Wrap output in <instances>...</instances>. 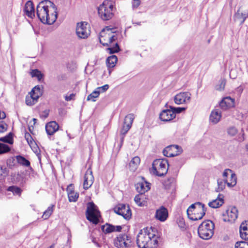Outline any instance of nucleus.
I'll use <instances>...</instances> for the list:
<instances>
[{
  "instance_id": "e433bc0d",
  "label": "nucleus",
  "mask_w": 248,
  "mask_h": 248,
  "mask_svg": "<svg viewBox=\"0 0 248 248\" xmlns=\"http://www.w3.org/2000/svg\"><path fill=\"white\" fill-rule=\"evenodd\" d=\"M236 176L234 173L232 172L231 174L230 182H228L226 179H225V182L228 186L230 187H233L236 184Z\"/></svg>"
},
{
  "instance_id": "6e6552de",
  "label": "nucleus",
  "mask_w": 248,
  "mask_h": 248,
  "mask_svg": "<svg viewBox=\"0 0 248 248\" xmlns=\"http://www.w3.org/2000/svg\"><path fill=\"white\" fill-rule=\"evenodd\" d=\"M182 152V148L179 145H170L167 146L163 150V154L165 156L171 157L179 155Z\"/></svg>"
},
{
  "instance_id": "052dcab7",
  "label": "nucleus",
  "mask_w": 248,
  "mask_h": 248,
  "mask_svg": "<svg viewBox=\"0 0 248 248\" xmlns=\"http://www.w3.org/2000/svg\"><path fill=\"white\" fill-rule=\"evenodd\" d=\"M15 161V159L13 157H11L9 158L7 161V166L11 168L13 166H14V162Z\"/></svg>"
},
{
  "instance_id": "f704fd0d",
  "label": "nucleus",
  "mask_w": 248,
  "mask_h": 248,
  "mask_svg": "<svg viewBox=\"0 0 248 248\" xmlns=\"http://www.w3.org/2000/svg\"><path fill=\"white\" fill-rule=\"evenodd\" d=\"M201 213L199 210H194L192 212L189 213V215H187L189 219L193 221L201 220V219L198 218L200 217Z\"/></svg>"
},
{
  "instance_id": "5fc2aeb1",
  "label": "nucleus",
  "mask_w": 248,
  "mask_h": 248,
  "mask_svg": "<svg viewBox=\"0 0 248 248\" xmlns=\"http://www.w3.org/2000/svg\"><path fill=\"white\" fill-rule=\"evenodd\" d=\"M109 88V85L108 84H105L102 86L97 87L95 91L99 93V95L100 93H103L107 91Z\"/></svg>"
},
{
  "instance_id": "20e7f679",
  "label": "nucleus",
  "mask_w": 248,
  "mask_h": 248,
  "mask_svg": "<svg viewBox=\"0 0 248 248\" xmlns=\"http://www.w3.org/2000/svg\"><path fill=\"white\" fill-rule=\"evenodd\" d=\"M169 163L167 159H156L152 163L153 174L159 177H163L166 174L168 170Z\"/></svg>"
},
{
  "instance_id": "1a4fd4ad",
  "label": "nucleus",
  "mask_w": 248,
  "mask_h": 248,
  "mask_svg": "<svg viewBox=\"0 0 248 248\" xmlns=\"http://www.w3.org/2000/svg\"><path fill=\"white\" fill-rule=\"evenodd\" d=\"M223 216H227L224 217L223 220L225 222H232L236 220L238 217V210L235 206L230 207L223 214Z\"/></svg>"
},
{
  "instance_id": "a211bd4d",
  "label": "nucleus",
  "mask_w": 248,
  "mask_h": 248,
  "mask_svg": "<svg viewBox=\"0 0 248 248\" xmlns=\"http://www.w3.org/2000/svg\"><path fill=\"white\" fill-rule=\"evenodd\" d=\"M234 99L230 96L224 97L219 102L220 108L224 110L234 106Z\"/></svg>"
},
{
  "instance_id": "4be33fe9",
  "label": "nucleus",
  "mask_w": 248,
  "mask_h": 248,
  "mask_svg": "<svg viewBox=\"0 0 248 248\" xmlns=\"http://www.w3.org/2000/svg\"><path fill=\"white\" fill-rule=\"evenodd\" d=\"M24 12L29 17L33 18L35 16V11L32 2L28 1L24 7Z\"/></svg>"
},
{
  "instance_id": "c85d7f7f",
  "label": "nucleus",
  "mask_w": 248,
  "mask_h": 248,
  "mask_svg": "<svg viewBox=\"0 0 248 248\" xmlns=\"http://www.w3.org/2000/svg\"><path fill=\"white\" fill-rule=\"evenodd\" d=\"M140 161V159L139 156H137L133 157L129 164L130 170L132 171H135L137 169Z\"/></svg>"
},
{
  "instance_id": "0eeeda50",
  "label": "nucleus",
  "mask_w": 248,
  "mask_h": 248,
  "mask_svg": "<svg viewBox=\"0 0 248 248\" xmlns=\"http://www.w3.org/2000/svg\"><path fill=\"white\" fill-rule=\"evenodd\" d=\"M113 210L116 214L123 216L126 220H129L131 218V210L128 205L119 204L113 208Z\"/></svg>"
},
{
  "instance_id": "a878e982",
  "label": "nucleus",
  "mask_w": 248,
  "mask_h": 248,
  "mask_svg": "<svg viewBox=\"0 0 248 248\" xmlns=\"http://www.w3.org/2000/svg\"><path fill=\"white\" fill-rule=\"evenodd\" d=\"M30 95L33 96L35 100H38L39 98L42 95V92L39 85L35 86L30 92Z\"/></svg>"
},
{
  "instance_id": "a18cd8bd",
  "label": "nucleus",
  "mask_w": 248,
  "mask_h": 248,
  "mask_svg": "<svg viewBox=\"0 0 248 248\" xmlns=\"http://www.w3.org/2000/svg\"><path fill=\"white\" fill-rule=\"evenodd\" d=\"M201 202H196L192 204L187 209V215H189V213L192 212L194 210H198V207H199Z\"/></svg>"
},
{
  "instance_id": "7ed1b4c3",
  "label": "nucleus",
  "mask_w": 248,
  "mask_h": 248,
  "mask_svg": "<svg viewBox=\"0 0 248 248\" xmlns=\"http://www.w3.org/2000/svg\"><path fill=\"white\" fill-rule=\"evenodd\" d=\"M113 8V4L111 1L105 0L97 8L98 15L102 20H108L114 16Z\"/></svg>"
},
{
  "instance_id": "bb28decb",
  "label": "nucleus",
  "mask_w": 248,
  "mask_h": 248,
  "mask_svg": "<svg viewBox=\"0 0 248 248\" xmlns=\"http://www.w3.org/2000/svg\"><path fill=\"white\" fill-rule=\"evenodd\" d=\"M106 35L108 36H106L108 38L107 42H104L102 38H99L100 44L104 46H109L111 43L117 39V37L116 35H110L109 33H106Z\"/></svg>"
},
{
  "instance_id": "09e8293b",
  "label": "nucleus",
  "mask_w": 248,
  "mask_h": 248,
  "mask_svg": "<svg viewBox=\"0 0 248 248\" xmlns=\"http://www.w3.org/2000/svg\"><path fill=\"white\" fill-rule=\"evenodd\" d=\"M248 242L246 241H238L235 244V248H248Z\"/></svg>"
},
{
  "instance_id": "8fccbe9b",
  "label": "nucleus",
  "mask_w": 248,
  "mask_h": 248,
  "mask_svg": "<svg viewBox=\"0 0 248 248\" xmlns=\"http://www.w3.org/2000/svg\"><path fill=\"white\" fill-rule=\"evenodd\" d=\"M99 96L98 92H96L95 90L91 94H90L87 98L88 101L92 100L93 102H95L96 100L95 99L96 98Z\"/></svg>"
},
{
  "instance_id": "f8f14e48",
  "label": "nucleus",
  "mask_w": 248,
  "mask_h": 248,
  "mask_svg": "<svg viewBox=\"0 0 248 248\" xmlns=\"http://www.w3.org/2000/svg\"><path fill=\"white\" fill-rule=\"evenodd\" d=\"M94 181V177L93 175L92 169H88L84 177L83 188L88 189L93 185Z\"/></svg>"
},
{
  "instance_id": "ddd939ff",
  "label": "nucleus",
  "mask_w": 248,
  "mask_h": 248,
  "mask_svg": "<svg viewBox=\"0 0 248 248\" xmlns=\"http://www.w3.org/2000/svg\"><path fill=\"white\" fill-rule=\"evenodd\" d=\"M101 230L105 234H108L112 232H120L122 227L120 225L114 226L111 224L106 223L101 227Z\"/></svg>"
},
{
  "instance_id": "b1692460",
  "label": "nucleus",
  "mask_w": 248,
  "mask_h": 248,
  "mask_svg": "<svg viewBox=\"0 0 248 248\" xmlns=\"http://www.w3.org/2000/svg\"><path fill=\"white\" fill-rule=\"evenodd\" d=\"M221 112L217 109L213 110L210 115V121L213 124L217 123L221 118Z\"/></svg>"
},
{
  "instance_id": "cd10ccee",
  "label": "nucleus",
  "mask_w": 248,
  "mask_h": 248,
  "mask_svg": "<svg viewBox=\"0 0 248 248\" xmlns=\"http://www.w3.org/2000/svg\"><path fill=\"white\" fill-rule=\"evenodd\" d=\"M118 59L116 55H112L109 56L106 60V64L108 68H113L115 66Z\"/></svg>"
},
{
  "instance_id": "f03ea898",
  "label": "nucleus",
  "mask_w": 248,
  "mask_h": 248,
  "mask_svg": "<svg viewBox=\"0 0 248 248\" xmlns=\"http://www.w3.org/2000/svg\"><path fill=\"white\" fill-rule=\"evenodd\" d=\"M36 14L40 21L45 24L52 25L57 19V14H49V10L46 8L44 2H39L36 7Z\"/></svg>"
},
{
  "instance_id": "5701e85b",
  "label": "nucleus",
  "mask_w": 248,
  "mask_h": 248,
  "mask_svg": "<svg viewBox=\"0 0 248 248\" xmlns=\"http://www.w3.org/2000/svg\"><path fill=\"white\" fill-rule=\"evenodd\" d=\"M240 8L238 9L237 12L235 13L234 15V18L235 21L238 20L240 22V24H243L247 18L248 17V12H241Z\"/></svg>"
},
{
  "instance_id": "69168bd1",
  "label": "nucleus",
  "mask_w": 248,
  "mask_h": 248,
  "mask_svg": "<svg viewBox=\"0 0 248 248\" xmlns=\"http://www.w3.org/2000/svg\"><path fill=\"white\" fill-rule=\"evenodd\" d=\"M75 96V94L71 93L69 95H66L65 96V99L67 101H69L73 99L74 97Z\"/></svg>"
},
{
  "instance_id": "c9c22d12",
  "label": "nucleus",
  "mask_w": 248,
  "mask_h": 248,
  "mask_svg": "<svg viewBox=\"0 0 248 248\" xmlns=\"http://www.w3.org/2000/svg\"><path fill=\"white\" fill-rule=\"evenodd\" d=\"M200 225H202L203 226V229H211V231H213L215 228V225L213 221L210 220H207L206 221H203Z\"/></svg>"
},
{
  "instance_id": "f257e3e1",
  "label": "nucleus",
  "mask_w": 248,
  "mask_h": 248,
  "mask_svg": "<svg viewBox=\"0 0 248 248\" xmlns=\"http://www.w3.org/2000/svg\"><path fill=\"white\" fill-rule=\"evenodd\" d=\"M158 238L148 228H145L138 233L136 242L139 248H156L158 246Z\"/></svg>"
},
{
  "instance_id": "423d86ee",
  "label": "nucleus",
  "mask_w": 248,
  "mask_h": 248,
  "mask_svg": "<svg viewBox=\"0 0 248 248\" xmlns=\"http://www.w3.org/2000/svg\"><path fill=\"white\" fill-rule=\"evenodd\" d=\"M76 33L81 39H86L90 34V25L85 21L78 23L76 28Z\"/></svg>"
},
{
  "instance_id": "13d9d810",
  "label": "nucleus",
  "mask_w": 248,
  "mask_h": 248,
  "mask_svg": "<svg viewBox=\"0 0 248 248\" xmlns=\"http://www.w3.org/2000/svg\"><path fill=\"white\" fill-rule=\"evenodd\" d=\"M7 125L3 122H0V133H2L7 130Z\"/></svg>"
},
{
  "instance_id": "58836bf2",
  "label": "nucleus",
  "mask_w": 248,
  "mask_h": 248,
  "mask_svg": "<svg viewBox=\"0 0 248 248\" xmlns=\"http://www.w3.org/2000/svg\"><path fill=\"white\" fill-rule=\"evenodd\" d=\"M226 80L225 78H221L219 81L218 84L215 87L216 90L219 91H223L226 85Z\"/></svg>"
},
{
  "instance_id": "9b49d317",
  "label": "nucleus",
  "mask_w": 248,
  "mask_h": 248,
  "mask_svg": "<svg viewBox=\"0 0 248 248\" xmlns=\"http://www.w3.org/2000/svg\"><path fill=\"white\" fill-rule=\"evenodd\" d=\"M134 119V114H129L125 117L124 125L121 130V135H125L130 129Z\"/></svg>"
},
{
  "instance_id": "dca6fc26",
  "label": "nucleus",
  "mask_w": 248,
  "mask_h": 248,
  "mask_svg": "<svg viewBox=\"0 0 248 248\" xmlns=\"http://www.w3.org/2000/svg\"><path fill=\"white\" fill-rule=\"evenodd\" d=\"M190 94L187 92L181 93L176 95L174 100L175 104L177 105L182 104L189 101L190 99Z\"/></svg>"
},
{
  "instance_id": "49530a36",
  "label": "nucleus",
  "mask_w": 248,
  "mask_h": 248,
  "mask_svg": "<svg viewBox=\"0 0 248 248\" xmlns=\"http://www.w3.org/2000/svg\"><path fill=\"white\" fill-rule=\"evenodd\" d=\"M226 182H225V179L223 181L221 180H217V186L218 187L217 188L216 191L217 192L222 191L225 187V184Z\"/></svg>"
},
{
  "instance_id": "aec40b11",
  "label": "nucleus",
  "mask_w": 248,
  "mask_h": 248,
  "mask_svg": "<svg viewBox=\"0 0 248 248\" xmlns=\"http://www.w3.org/2000/svg\"><path fill=\"white\" fill-rule=\"evenodd\" d=\"M155 217L160 221H165L168 217V210L164 206H161L156 211Z\"/></svg>"
},
{
  "instance_id": "c03bdc74",
  "label": "nucleus",
  "mask_w": 248,
  "mask_h": 248,
  "mask_svg": "<svg viewBox=\"0 0 248 248\" xmlns=\"http://www.w3.org/2000/svg\"><path fill=\"white\" fill-rule=\"evenodd\" d=\"M11 150L10 147L9 145L0 143V154H2L9 152Z\"/></svg>"
},
{
  "instance_id": "9d476101",
  "label": "nucleus",
  "mask_w": 248,
  "mask_h": 248,
  "mask_svg": "<svg viewBox=\"0 0 248 248\" xmlns=\"http://www.w3.org/2000/svg\"><path fill=\"white\" fill-rule=\"evenodd\" d=\"M11 176L12 181L21 186H23L27 180L26 175L24 172L13 173L11 174Z\"/></svg>"
},
{
  "instance_id": "4d7b16f0",
  "label": "nucleus",
  "mask_w": 248,
  "mask_h": 248,
  "mask_svg": "<svg viewBox=\"0 0 248 248\" xmlns=\"http://www.w3.org/2000/svg\"><path fill=\"white\" fill-rule=\"evenodd\" d=\"M227 132L229 135L233 136L237 134V130L234 127H232L228 129Z\"/></svg>"
},
{
  "instance_id": "4468645a",
  "label": "nucleus",
  "mask_w": 248,
  "mask_h": 248,
  "mask_svg": "<svg viewBox=\"0 0 248 248\" xmlns=\"http://www.w3.org/2000/svg\"><path fill=\"white\" fill-rule=\"evenodd\" d=\"M129 236L125 234H120L114 240V245L118 248H127L129 247L128 244L125 241V238H128Z\"/></svg>"
},
{
  "instance_id": "393cba45",
  "label": "nucleus",
  "mask_w": 248,
  "mask_h": 248,
  "mask_svg": "<svg viewBox=\"0 0 248 248\" xmlns=\"http://www.w3.org/2000/svg\"><path fill=\"white\" fill-rule=\"evenodd\" d=\"M220 196L221 195L219 194L216 200L209 202L208 203L209 206L213 208H217L221 206L224 203V197L223 195H222V197L220 198Z\"/></svg>"
},
{
  "instance_id": "774afa93",
  "label": "nucleus",
  "mask_w": 248,
  "mask_h": 248,
  "mask_svg": "<svg viewBox=\"0 0 248 248\" xmlns=\"http://www.w3.org/2000/svg\"><path fill=\"white\" fill-rule=\"evenodd\" d=\"M178 223L179 226L181 228L184 227V226L185 225V222H184L183 218L180 219Z\"/></svg>"
},
{
  "instance_id": "f3484780",
  "label": "nucleus",
  "mask_w": 248,
  "mask_h": 248,
  "mask_svg": "<svg viewBox=\"0 0 248 248\" xmlns=\"http://www.w3.org/2000/svg\"><path fill=\"white\" fill-rule=\"evenodd\" d=\"M175 118L174 114H173L171 109L170 108L167 109L163 110L159 114V118L163 122H169Z\"/></svg>"
},
{
  "instance_id": "2f4dec72",
  "label": "nucleus",
  "mask_w": 248,
  "mask_h": 248,
  "mask_svg": "<svg viewBox=\"0 0 248 248\" xmlns=\"http://www.w3.org/2000/svg\"><path fill=\"white\" fill-rule=\"evenodd\" d=\"M16 158L19 164L26 167L30 166V162L24 156L18 155L16 156Z\"/></svg>"
},
{
  "instance_id": "473e14b6",
  "label": "nucleus",
  "mask_w": 248,
  "mask_h": 248,
  "mask_svg": "<svg viewBox=\"0 0 248 248\" xmlns=\"http://www.w3.org/2000/svg\"><path fill=\"white\" fill-rule=\"evenodd\" d=\"M54 206V205H51V206H49L45 211L44 212L42 217L44 219H47L50 217L53 212Z\"/></svg>"
},
{
  "instance_id": "864d4df0",
  "label": "nucleus",
  "mask_w": 248,
  "mask_h": 248,
  "mask_svg": "<svg viewBox=\"0 0 248 248\" xmlns=\"http://www.w3.org/2000/svg\"><path fill=\"white\" fill-rule=\"evenodd\" d=\"M32 97L31 95L30 96H26L25 102L28 106H32L37 101V100H34Z\"/></svg>"
},
{
  "instance_id": "6ab92c4d",
  "label": "nucleus",
  "mask_w": 248,
  "mask_h": 248,
  "mask_svg": "<svg viewBox=\"0 0 248 248\" xmlns=\"http://www.w3.org/2000/svg\"><path fill=\"white\" fill-rule=\"evenodd\" d=\"M143 182L137 183L135 185L137 191L141 195L143 194L145 192L148 191L150 189V183L145 180L144 177H142Z\"/></svg>"
},
{
  "instance_id": "6e6d98bb",
  "label": "nucleus",
  "mask_w": 248,
  "mask_h": 248,
  "mask_svg": "<svg viewBox=\"0 0 248 248\" xmlns=\"http://www.w3.org/2000/svg\"><path fill=\"white\" fill-rule=\"evenodd\" d=\"M25 138L26 139V140H27L28 143L31 145V144H32L33 143V139L32 138V137H31V135L30 133L26 132L25 133Z\"/></svg>"
},
{
  "instance_id": "412c9836",
  "label": "nucleus",
  "mask_w": 248,
  "mask_h": 248,
  "mask_svg": "<svg viewBox=\"0 0 248 248\" xmlns=\"http://www.w3.org/2000/svg\"><path fill=\"white\" fill-rule=\"evenodd\" d=\"M59 125L55 121H51L46 125V131L47 135H53L58 130Z\"/></svg>"
},
{
  "instance_id": "de8ad7c7",
  "label": "nucleus",
  "mask_w": 248,
  "mask_h": 248,
  "mask_svg": "<svg viewBox=\"0 0 248 248\" xmlns=\"http://www.w3.org/2000/svg\"><path fill=\"white\" fill-rule=\"evenodd\" d=\"M79 194L77 192L70 193L68 194L69 201L70 202H75L77 201Z\"/></svg>"
},
{
  "instance_id": "e2e57ef3",
  "label": "nucleus",
  "mask_w": 248,
  "mask_h": 248,
  "mask_svg": "<svg viewBox=\"0 0 248 248\" xmlns=\"http://www.w3.org/2000/svg\"><path fill=\"white\" fill-rule=\"evenodd\" d=\"M49 110H44L43 112V114H41L40 115V117L41 118H46L47 117H48V115H49Z\"/></svg>"
},
{
  "instance_id": "4c0bfd02",
  "label": "nucleus",
  "mask_w": 248,
  "mask_h": 248,
  "mask_svg": "<svg viewBox=\"0 0 248 248\" xmlns=\"http://www.w3.org/2000/svg\"><path fill=\"white\" fill-rule=\"evenodd\" d=\"M7 190L8 191H11V192H13V193L14 195H19V196L20 195L21 192H22V190L20 187H19L17 186H9L7 188Z\"/></svg>"
},
{
  "instance_id": "0e129e2a",
  "label": "nucleus",
  "mask_w": 248,
  "mask_h": 248,
  "mask_svg": "<svg viewBox=\"0 0 248 248\" xmlns=\"http://www.w3.org/2000/svg\"><path fill=\"white\" fill-rule=\"evenodd\" d=\"M232 170L229 169H225L223 173V176L224 177H227L229 175V173L232 174Z\"/></svg>"
},
{
  "instance_id": "37998d69",
  "label": "nucleus",
  "mask_w": 248,
  "mask_h": 248,
  "mask_svg": "<svg viewBox=\"0 0 248 248\" xmlns=\"http://www.w3.org/2000/svg\"><path fill=\"white\" fill-rule=\"evenodd\" d=\"M200 204L201 205L199 206V207H198V210L200 212L201 215L200 217L198 218L202 219L205 215L207 208L205 207V206L203 203L200 202Z\"/></svg>"
},
{
  "instance_id": "603ef678",
  "label": "nucleus",
  "mask_w": 248,
  "mask_h": 248,
  "mask_svg": "<svg viewBox=\"0 0 248 248\" xmlns=\"http://www.w3.org/2000/svg\"><path fill=\"white\" fill-rule=\"evenodd\" d=\"M9 174V170L5 167L0 165V177L3 176L4 177L7 176Z\"/></svg>"
},
{
  "instance_id": "7c9ffc66",
  "label": "nucleus",
  "mask_w": 248,
  "mask_h": 248,
  "mask_svg": "<svg viewBox=\"0 0 248 248\" xmlns=\"http://www.w3.org/2000/svg\"><path fill=\"white\" fill-rule=\"evenodd\" d=\"M13 134L12 132L9 133L6 136L0 138V141L4 143L10 144L13 143Z\"/></svg>"
},
{
  "instance_id": "680f3d73",
  "label": "nucleus",
  "mask_w": 248,
  "mask_h": 248,
  "mask_svg": "<svg viewBox=\"0 0 248 248\" xmlns=\"http://www.w3.org/2000/svg\"><path fill=\"white\" fill-rule=\"evenodd\" d=\"M66 191L67 192V194L70 193H73L75 192L74 191V186L73 184H69L66 188Z\"/></svg>"
},
{
  "instance_id": "ea45409f",
  "label": "nucleus",
  "mask_w": 248,
  "mask_h": 248,
  "mask_svg": "<svg viewBox=\"0 0 248 248\" xmlns=\"http://www.w3.org/2000/svg\"><path fill=\"white\" fill-rule=\"evenodd\" d=\"M175 182V179L173 177H170L165 180L163 183V185L165 189H169L170 188L172 185Z\"/></svg>"
},
{
  "instance_id": "39448f33",
  "label": "nucleus",
  "mask_w": 248,
  "mask_h": 248,
  "mask_svg": "<svg viewBox=\"0 0 248 248\" xmlns=\"http://www.w3.org/2000/svg\"><path fill=\"white\" fill-rule=\"evenodd\" d=\"M85 215L87 219L95 225L99 223V218L101 217L100 212L93 202L87 203Z\"/></svg>"
},
{
  "instance_id": "79ce46f5",
  "label": "nucleus",
  "mask_w": 248,
  "mask_h": 248,
  "mask_svg": "<svg viewBox=\"0 0 248 248\" xmlns=\"http://www.w3.org/2000/svg\"><path fill=\"white\" fill-rule=\"evenodd\" d=\"M107 50L109 51V54H112L119 52L121 50V48L119 44L116 43L113 47H108Z\"/></svg>"
},
{
  "instance_id": "c756f323",
  "label": "nucleus",
  "mask_w": 248,
  "mask_h": 248,
  "mask_svg": "<svg viewBox=\"0 0 248 248\" xmlns=\"http://www.w3.org/2000/svg\"><path fill=\"white\" fill-rule=\"evenodd\" d=\"M42 2H44V5L46 8L48 9V8L52 9V12L51 13H54L58 15L57 13V8L55 4L52 1L48 0H42Z\"/></svg>"
},
{
  "instance_id": "338daca9",
  "label": "nucleus",
  "mask_w": 248,
  "mask_h": 248,
  "mask_svg": "<svg viewBox=\"0 0 248 248\" xmlns=\"http://www.w3.org/2000/svg\"><path fill=\"white\" fill-rule=\"evenodd\" d=\"M140 4V0H133V6L134 7H138Z\"/></svg>"
},
{
  "instance_id": "2eb2a0df",
  "label": "nucleus",
  "mask_w": 248,
  "mask_h": 248,
  "mask_svg": "<svg viewBox=\"0 0 248 248\" xmlns=\"http://www.w3.org/2000/svg\"><path fill=\"white\" fill-rule=\"evenodd\" d=\"M198 235L202 239L208 240L211 238L213 234L214 231H211V229H203L202 225H200L198 229Z\"/></svg>"
},
{
  "instance_id": "a19ab883",
  "label": "nucleus",
  "mask_w": 248,
  "mask_h": 248,
  "mask_svg": "<svg viewBox=\"0 0 248 248\" xmlns=\"http://www.w3.org/2000/svg\"><path fill=\"white\" fill-rule=\"evenodd\" d=\"M169 108L171 109L173 114H174L175 116L176 114L180 113L186 109V108L185 107H174L170 106Z\"/></svg>"
},
{
  "instance_id": "3c124183",
  "label": "nucleus",
  "mask_w": 248,
  "mask_h": 248,
  "mask_svg": "<svg viewBox=\"0 0 248 248\" xmlns=\"http://www.w3.org/2000/svg\"><path fill=\"white\" fill-rule=\"evenodd\" d=\"M143 194H142V195H141L140 194V195H136L135 198H134V201L136 203V204L139 206H143L144 205V201H143V202H141V197H143Z\"/></svg>"
},
{
  "instance_id": "72a5a7b5",
  "label": "nucleus",
  "mask_w": 248,
  "mask_h": 248,
  "mask_svg": "<svg viewBox=\"0 0 248 248\" xmlns=\"http://www.w3.org/2000/svg\"><path fill=\"white\" fill-rule=\"evenodd\" d=\"M30 74L32 78H36L39 81H41L44 77V75L37 69L32 70Z\"/></svg>"
},
{
  "instance_id": "bf43d9fd",
  "label": "nucleus",
  "mask_w": 248,
  "mask_h": 248,
  "mask_svg": "<svg viewBox=\"0 0 248 248\" xmlns=\"http://www.w3.org/2000/svg\"><path fill=\"white\" fill-rule=\"evenodd\" d=\"M248 230V226H247V224H245V223L244 222H243L240 226V228H239L240 233H241V231H242V232H243L244 231H247Z\"/></svg>"
}]
</instances>
